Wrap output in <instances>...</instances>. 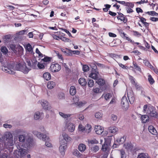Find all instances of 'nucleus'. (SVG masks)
<instances>
[{
    "label": "nucleus",
    "instance_id": "1",
    "mask_svg": "<svg viewBox=\"0 0 158 158\" xmlns=\"http://www.w3.org/2000/svg\"><path fill=\"white\" fill-rule=\"evenodd\" d=\"M23 64L24 63H19L15 65L13 63H7L6 64H4V65L2 66L1 69L5 72L12 74L15 73V70L26 72L25 71H24L22 69V67H24L23 66Z\"/></svg>",
    "mask_w": 158,
    "mask_h": 158
},
{
    "label": "nucleus",
    "instance_id": "2",
    "mask_svg": "<svg viewBox=\"0 0 158 158\" xmlns=\"http://www.w3.org/2000/svg\"><path fill=\"white\" fill-rule=\"evenodd\" d=\"M32 133L35 135H36V137L39 139L42 140L44 141H46L45 143V145L47 147H51L52 146L51 143L48 141L49 138L48 135V133H46V134L41 133L36 131H32Z\"/></svg>",
    "mask_w": 158,
    "mask_h": 158
},
{
    "label": "nucleus",
    "instance_id": "3",
    "mask_svg": "<svg viewBox=\"0 0 158 158\" xmlns=\"http://www.w3.org/2000/svg\"><path fill=\"white\" fill-rule=\"evenodd\" d=\"M4 139H6L4 144L5 148L8 149L10 146L14 145L13 136L10 132H8L6 133L4 136Z\"/></svg>",
    "mask_w": 158,
    "mask_h": 158
},
{
    "label": "nucleus",
    "instance_id": "4",
    "mask_svg": "<svg viewBox=\"0 0 158 158\" xmlns=\"http://www.w3.org/2000/svg\"><path fill=\"white\" fill-rule=\"evenodd\" d=\"M18 138L19 141L21 143L26 142L28 147H30L32 145L33 139L29 136H27L26 134L19 135Z\"/></svg>",
    "mask_w": 158,
    "mask_h": 158
},
{
    "label": "nucleus",
    "instance_id": "5",
    "mask_svg": "<svg viewBox=\"0 0 158 158\" xmlns=\"http://www.w3.org/2000/svg\"><path fill=\"white\" fill-rule=\"evenodd\" d=\"M18 143L17 145L18 149L15 150L14 155L15 157L17 158H21L24 157L27 153V151L26 149H23L20 147Z\"/></svg>",
    "mask_w": 158,
    "mask_h": 158
},
{
    "label": "nucleus",
    "instance_id": "6",
    "mask_svg": "<svg viewBox=\"0 0 158 158\" xmlns=\"http://www.w3.org/2000/svg\"><path fill=\"white\" fill-rule=\"evenodd\" d=\"M147 114L151 117L156 118L158 117V113L157 112L155 108L151 106H148Z\"/></svg>",
    "mask_w": 158,
    "mask_h": 158
},
{
    "label": "nucleus",
    "instance_id": "7",
    "mask_svg": "<svg viewBox=\"0 0 158 158\" xmlns=\"http://www.w3.org/2000/svg\"><path fill=\"white\" fill-rule=\"evenodd\" d=\"M65 128L67 129L69 132H72L74 131L75 126L73 124L69 122L67 119L65 120Z\"/></svg>",
    "mask_w": 158,
    "mask_h": 158
},
{
    "label": "nucleus",
    "instance_id": "8",
    "mask_svg": "<svg viewBox=\"0 0 158 158\" xmlns=\"http://www.w3.org/2000/svg\"><path fill=\"white\" fill-rule=\"evenodd\" d=\"M121 103L123 109L124 110H126L128 109L129 103L126 96H124L121 99Z\"/></svg>",
    "mask_w": 158,
    "mask_h": 158
},
{
    "label": "nucleus",
    "instance_id": "9",
    "mask_svg": "<svg viewBox=\"0 0 158 158\" xmlns=\"http://www.w3.org/2000/svg\"><path fill=\"white\" fill-rule=\"evenodd\" d=\"M60 146L59 147V151L62 155H64L65 154V152L67 148V143L64 142L63 140L60 141Z\"/></svg>",
    "mask_w": 158,
    "mask_h": 158
},
{
    "label": "nucleus",
    "instance_id": "10",
    "mask_svg": "<svg viewBox=\"0 0 158 158\" xmlns=\"http://www.w3.org/2000/svg\"><path fill=\"white\" fill-rule=\"evenodd\" d=\"M61 66L57 63L52 64L50 67V70L52 72H56L61 69Z\"/></svg>",
    "mask_w": 158,
    "mask_h": 158
},
{
    "label": "nucleus",
    "instance_id": "11",
    "mask_svg": "<svg viewBox=\"0 0 158 158\" xmlns=\"http://www.w3.org/2000/svg\"><path fill=\"white\" fill-rule=\"evenodd\" d=\"M43 108L46 110H50L51 108L48 102L46 100H43L40 101Z\"/></svg>",
    "mask_w": 158,
    "mask_h": 158
},
{
    "label": "nucleus",
    "instance_id": "12",
    "mask_svg": "<svg viewBox=\"0 0 158 158\" xmlns=\"http://www.w3.org/2000/svg\"><path fill=\"white\" fill-rule=\"evenodd\" d=\"M126 139V138L125 136H123L120 138H118L116 139V141L114 142V144L113 145V147L115 148H116V146L119 145L124 142Z\"/></svg>",
    "mask_w": 158,
    "mask_h": 158
},
{
    "label": "nucleus",
    "instance_id": "13",
    "mask_svg": "<svg viewBox=\"0 0 158 158\" xmlns=\"http://www.w3.org/2000/svg\"><path fill=\"white\" fill-rule=\"evenodd\" d=\"M127 95L130 103L131 104H133L135 101V98L132 91L130 90L127 91Z\"/></svg>",
    "mask_w": 158,
    "mask_h": 158
},
{
    "label": "nucleus",
    "instance_id": "14",
    "mask_svg": "<svg viewBox=\"0 0 158 158\" xmlns=\"http://www.w3.org/2000/svg\"><path fill=\"white\" fill-rule=\"evenodd\" d=\"M27 65L30 67L31 68L33 69H35L36 67V65L38 62L37 61L35 60H33L31 62L30 60L27 61Z\"/></svg>",
    "mask_w": 158,
    "mask_h": 158
},
{
    "label": "nucleus",
    "instance_id": "15",
    "mask_svg": "<svg viewBox=\"0 0 158 158\" xmlns=\"http://www.w3.org/2000/svg\"><path fill=\"white\" fill-rule=\"evenodd\" d=\"M79 99L78 97L75 96L73 98V102L75 104L80 107L83 105L84 104L81 102H79Z\"/></svg>",
    "mask_w": 158,
    "mask_h": 158
},
{
    "label": "nucleus",
    "instance_id": "16",
    "mask_svg": "<svg viewBox=\"0 0 158 158\" xmlns=\"http://www.w3.org/2000/svg\"><path fill=\"white\" fill-rule=\"evenodd\" d=\"M44 117V114L42 112L37 111L34 114L35 119L37 120L39 119H42Z\"/></svg>",
    "mask_w": 158,
    "mask_h": 158
},
{
    "label": "nucleus",
    "instance_id": "17",
    "mask_svg": "<svg viewBox=\"0 0 158 158\" xmlns=\"http://www.w3.org/2000/svg\"><path fill=\"white\" fill-rule=\"evenodd\" d=\"M98 70L91 71V73L89 75V77L96 80L98 78Z\"/></svg>",
    "mask_w": 158,
    "mask_h": 158
},
{
    "label": "nucleus",
    "instance_id": "18",
    "mask_svg": "<svg viewBox=\"0 0 158 158\" xmlns=\"http://www.w3.org/2000/svg\"><path fill=\"white\" fill-rule=\"evenodd\" d=\"M94 130L97 134L101 135L103 132L104 129L100 126H96L94 127Z\"/></svg>",
    "mask_w": 158,
    "mask_h": 158
},
{
    "label": "nucleus",
    "instance_id": "19",
    "mask_svg": "<svg viewBox=\"0 0 158 158\" xmlns=\"http://www.w3.org/2000/svg\"><path fill=\"white\" fill-rule=\"evenodd\" d=\"M148 129L149 131L152 134L156 135H157V132L153 126L152 125H150L148 127Z\"/></svg>",
    "mask_w": 158,
    "mask_h": 158
},
{
    "label": "nucleus",
    "instance_id": "20",
    "mask_svg": "<svg viewBox=\"0 0 158 158\" xmlns=\"http://www.w3.org/2000/svg\"><path fill=\"white\" fill-rule=\"evenodd\" d=\"M109 132L112 134H116L118 131V129L115 126L110 127L108 129Z\"/></svg>",
    "mask_w": 158,
    "mask_h": 158
},
{
    "label": "nucleus",
    "instance_id": "21",
    "mask_svg": "<svg viewBox=\"0 0 158 158\" xmlns=\"http://www.w3.org/2000/svg\"><path fill=\"white\" fill-rule=\"evenodd\" d=\"M26 51L30 52L31 54H34V52L33 51V48L30 44H28L26 45Z\"/></svg>",
    "mask_w": 158,
    "mask_h": 158
},
{
    "label": "nucleus",
    "instance_id": "22",
    "mask_svg": "<svg viewBox=\"0 0 158 158\" xmlns=\"http://www.w3.org/2000/svg\"><path fill=\"white\" fill-rule=\"evenodd\" d=\"M112 93H106L103 94L102 97H103L107 101L112 97Z\"/></svg>",
    "mask_w": 158,
    "mask_h": 158
},
{
    "label": "nucleus",
    "instance_id": "23",
    "mask_svg": "<svg viewBox=\"0 0 158 158\" xmlns=\"http://www.w3.org/2000/svg\"><path fill=\"white\" fill-rule=\"evenodd\" d=\"M96 82L99 85L102 86L105 83V81L104 79L102 78H98L96 80Z\"/></svg>",
    "mask_w": 158,
    "mask_h": 158
},
{
    "label": "nucleus",
    "instance_id": "24",
    "mask_svg": "<svg viewBox=\"0 0 158 158\" xmlns=\"http://www.w3.org/2000/svg\"><path fill=\"white\" fill-rule=\"evenodd\" d=\"M76 89L74 86H72L69 89V93L72 96L75 95L76 93Z\"/></svg>",
    "mask_w": 158,
    "mask_h": 158
},
{
    "label": "nucleus",
    "instance_id": "25",
    "mask_svg": "<svg viewBox=\"0 0 158 158\" xmlns=\"http://www.w3.org/2000/svg\"><path fill=\"white\" fill-rule=\"evenodd\" d=\"M124 147L128 151H131L132 149L133 146L131 143H125L124 145Z\"/></svg>",
    "mask_w": 158,
    "mask_h": 158
},
{
    "label": "nucleus",
    "instance_id": "26",
    "mask_svg": "<svg viewBox=\"0 0 158 158\" xmlns=\"http://www.w3.org/2000/svg\"><path fill=\"white\" fill-rule=\"evenodd\" d=\"M141 119L142 122L143 123H146L148 121L149 119V116L146 115H141Z\"/></svg>",
    "mask_w": 158,
    "mask_h": 158
},
{
    "label": "nucleus",
    "instance_id": "27",
    "mask_svg": "<svg viewBox=\"0 0 158 158\" xmlns=\"http://www.w3.org/2000/svg\"><path fill=\"white\" fill-rule=\"evenodd\" d=\"M149 156L148 153H139L137 158H148Z\"/></svg>",
    "mask_w": 158,
    "mask_h": 158
},
{
    "label": "nucleus",
    "instance_id": "28",
    "mask_svg": "<svg viewBox=\"0 0 158 158\" xmlns=\"http://www.w3.org/2000/svg\"><path fill=\"white\" fill-rule=\"evenodd\" d=\"M86 149V147L85 144L83 143L80 144L78 147V149L81 152H84Z\"/></svg>",
    "mask_w": 158,
    "mask_h": 158
},
{
    "label": "nucleus",
    "instance_id": "29",
    "mask_svg": "<svg viewBox=\"0 0 158 158\" xmlns=\"http://www.w3.org/2000/svg\"><path fill=\"white\" fill-rule=\"evenodd\" d=\"M55 83L52 81H49L48 83L47 87L49 89H52L55 86Z\"/></svg>",
    "mask_w": 158,
    "mask_h": 158
},
{
    "label": "nucleus",
    "instance_id": "30",
    "mask_svg": "<svg viewBox=\"0 0 158 158\" xmlns=\"http://www.w3.org/2000/svg\"><path fill=\"white\" fill-rule=\"evenodd\" d=\"M44 78L47 81H48L51 79V76L49 73L46 72L44 73L43 75Z\"/></svg>",
    "mask_w": 158,
    "mask_h": 158
},
{
    "label": "nucleus",
    "instance_id": "31",
    "mask_svg": "<svg viewBox=\"0 0 158 158\" xmlns=\"http://www.w3.org/2000/svg\"><path fill=\"white\" fill-rule=\"evenodd\" d=\"M110 146V144L104 143V144L102 145V149L103 151L105 152L109 149Z\"/></svg>",
    "mask_w": 158,
    "mask_h": 158
},
{
    "label": "nucleus",
    "instance_id": "32",
    "mask_svg": "<svg viewBox=\"0 0 158 158\" xmlns=\"http://www.w3.org/2000/svg\"><path fill=\"white\" fill-rule=\"evenodd\" d=\"M3 39L5 43H8L10 41L11 37L10 35H8L4 36Z\"/></svg>",
    "mask_w": 158,
    "mask_h": 158
},
{
    "label": "nucleus",
    "instance_id": "33",
    "mask_svg": "<svg viewBox=\"0 0 158 158\" xmlns=\"http://www.w3.org/2000/svg\"><path fill=\"white\" fill-rule=\"evenodd\" d=\"M79 83L82 86H85L86 85L87 82L85 79L84 78H80L78 80Z\"/></svg>",
    "mask_w": 158,
    "mask_h": 158
},
{
    "label": "nucleus",
    "instance_id": "34",
    "mask_svg": "<svg viewBox=\"0 0 158 158\" xmlns=\"http://www.w3.org/2000/svg\"><path fill=\"white\" fill-rule=\"evenodd\" d=\"M113 135L108 136L104 138L105 143H107L110 144L111 141L112 139V137Z\"/></svg>",
    "mask_w": 158,
    "mask_h": 158
},
{
    "label": "nucleus",
    "instance_id": "35",
    "mask_svg": "<svg viewBox=\"0 0 158 158\" xmlns=\"http://www.w3.org/2000/svg\"><path fill=\"white\" fill-rule=\"evenodd\" d=\"M62 135L64 139L67 142H69L71 140V138L67 134L63 133Z\"/></svg>",
    "mask_w": 158,
    "mask_h": 158
},
{
    "label": "nucleus",
    "instance_id": "36",
    "mask_svg": "<svg viewBox=\"0 0 158 158\" xmlns=\"http://www.w3.org/2000/svg\"><path fill=\"white\" fill-rule=\"evenodd\" d=\"M92 129V127L89 124H87V125H86L85 127V132L88 133H89Z\"/></svg>",
    "mask_w": 158,
    "mask_h": 158
},
{
    "label": "nucleus",
    "instance_id": "37",
    "mask_svg": "<svg viewBox=\"0 0 158 158\" xmlns=\"http://www.w3.org/2000/svg\"><path fill=\"white\" fill-rule=\"evenodd\" d=\"M117 19L118 20L123 21V23H126L127 20V18L124 16H118L117 17Z\"/></svg>",
    "mask_w": 158,
    "mask_h": 158
},
{
    "label": "nucleus",
    "instance_id": "38",
    "mask_svg": "<svg viewBox=\"0 0 158 158\" xmlns=\"http://www.w3.org/2000/svg\"><path fill=\"white\" fill-rule=\"evenodd\" d=\"M59 114L61 116L64 118H67L71 115V114H65L62 112H59Z\"/></svg>",
    "mask_w": 158,
    "mask_h": 158
},
{
    "label": "nucleus",
    "instance_id": "39",
    "mask_svg": "<svg viewBox=\"0 0 158 158\" xmlns=\"http://www.w3.org/2000/svg\"><path fill=\"white\" fill-rule=\"evenodd\" d=\"M145 65L151 69L153 68V66L147 60H144L143 62Z\"/></svg>",
    "mask_w": 158,
    "mask_h": 158
},
{
    "label": "nucleus",
    "instance_id": "40",
    "mask_svg": "<svg viewBox=\"0 0 158 158\" xmlns=\"http://www.w3.org/2000/svg\"><path fill=\"white\" fill-rule=\"evenodd\" d=\"M99 149V147L97 145H94L91 148V150L93 152H97Z\"/></svg>",
    "mask_w": 158,
    "mask_h": 158
},
{
    "label": "nucleus",
    "instance_id": "41",
    "mask_svg": "<svg viewBox=\"0 0 158 158\" xmlns=\"http://www.w3.org/2000/svg\"><path fill=\"white\" fill-rule=\"evenodd\" d=\"M23 66H24V67H22V69L24 71H26V72H25L23 71H21V72H23V73H24L25 74L27 73L30 69H29L27 67L25 64H23Z\"/></svg>",
    "mask_w": 158,
    "mask_h": 158
},
{
    "label": "nucleus",
    "instance_id": "42",
    "mask_svg": "<svg viewBox=\"0 0 158 158\" xmlns=\"http://www.w3.org/2000/svg\"><path fill=\"white\" fill-rule=\"evenodd\" d=\"M125 6L129 8H133L134 6V2H126Z\"/></svg>",
    "mask_w": 158,
    "mask_h": 158
},
{
    "label": "nucleus",
    "instance_id": "43",
    "mask_svg": "<svg viewBox=\"0 0 158 158\" xmlns=\"http://www.w3.org/2000/svg\"><path fill=\"white\" fill-rule=\"evenodd\" d=\"M146 14L152 16H158V13H156L155 11H150L146 12Z\"/></svg>",
    "mask_w": 158,
    "mask_h": 158
},
{
    "label": "nucleus",
    "instance_id": "44",
    "mask_svg": "<svg viewBox=\"0 0 158 158\" xmlns=\"http://www.w3.org/2000/svg\"><path fill=\"white\" fill-rule=\"evenodd\" d=\"M73 155L77 156V157H80L81 156V154L77 149L74 150L73 152Z\"/></svg>",
    "mask_w": 158,
    "mask_h": 158
},
{
    "label": "nucleus",
    "instance_id": "45",
    "mask_svg": "<svg viewBox=\"0 0 158 158\" xmlns=\"http://www.w3.org/2000/svg\"><path fill=\"white\" fill-rule=\"evenodd\" d=\"M1 50L2 52L5 54H7L8 52L7 49L5 46H2L1 48Z\"/></svg>",
    "mask_w": 158,
    "mask_h": 158
},
{
    "label": "nucleus",
    "instance_id": "46",
    "mask_svg": "<svg viewBox=\"0 0 158 158\" xmlns=\"http://www.w3.org/2000/svg\"><path fill=\"white\" fill-rule=\"evenodd\" d=\"M28 32V31L27 30H24L19 31V32L17 33L16 34L17 35H23L24 34H27V33Z\"/></svg>",
    "mask_w": 158,
    "mask_h": 158
},
{
    "label": "nucleus",
    "instance_id": "47",
    "mask_svg": "<svg viewBox=\"0 0 158 158\" xmlns=\"http://www.w3.org/2000/svg\"><path fill=\"white\" fill-rule=\"evenodd\" d=\"M88 85L89 87H93L94 85V81L91 79H89L88 80Z\"/></svg>",
    "mask_w": 158,
    "mask_h": 158
},
{
    "label": "nucleus",
    "instance_id": "48",
    "mask_svg": "<svg viewBox=\"0 0 158 158\" xmlns=\"http://www.w3.org/2000/svg\"><path fill=\"white\" fill-rule=\"evenodd\" d=\"M44 58L42 59V61L45 62H48L50 61L51 57L46 56L44 55Z\"/></svg>",
    "mask_w": 158,
    "mask_h": 158
},
{
    "label": "nucleus",
    "instance_id": "49",
    "mask_svg": "<svg viewBox=\"0 0 158 158\" xmlns=\"http://www.w3.org/2000/svg\"><path fill=\"white\" fill-rule=\"evenodd\" d=\"M102 115H103L102 113L101 112H97L95 114V117L96 118H101L102 117Z\"/></svg>",
    "mask_w": 158,
    "mask_h": 158
},
{
    "label": "nucleus",
    "instance_id": "50",
    "mask_svg": "<svg viewBox=\"0 0 158 158\" xmlns=\"http://www.w3.org/2000/svg\"><path fill=\"white\" fill-rule=\"evenodd\" d=\"M148 81L151 84H153L154 82V81L153 78L151 75H148Z\"/></svg>",
    "mask_w": 158,
    "mask_h": 158
},
{
    "label": "nucleus",
    "instance_id": "51",
    "mask_svg": "<svg viewBox=\"0 0 158 158\" xmlns=\"http://www.w3.org/2000/svg\"><path fill=\"white\" fill-rule=\"evenodd\" d=\"M88 143L91 144H96L98 143V141L95 139H93L88 140Z\"/></svg>",
    "mask_w": 158,
    "mask_h": 158
},
{
    "label": "nucleus",
    "instance_id": "52",
    "mask_svg": "<svg viewBox=\"0 0 158 158\" xmlns=\"http://www.w3.org/2000/svg\"><path fill=\"white\" fill-rule=\"evenodd\" d=\"M61 40L65 42H70L71 41L69 39L63 36L61 37Z\"/></svg>",
    "mask_w": 158,
    "mask_h": 158
},
{
    "label": "nucleus",
    "instance_id": "53",
    "mask_svg": "<svg viewBox=\"0 0 158 158\" xmlns=\"http://www.w3.org/2000/svg\"><path fill=\"white\" fill-rule=\"evenodd\" d=\"M104 6L105 7V8H103V10L105 12L107 11L108 9L110 8L111 7V6L109 4H105Z\"/></svg>",
    "mask_w": 158,
    "mask_h": 158
},
{
    "label": "nucleus",
    "instance_id": "54",
    "mask_svg": "<svg viewBox=\"0 0 158 158\" xmlns=\"http://www.w3.org/2000/svg\"><path fill=\"white\" fill-rule=\"evenodd\" d=\"M134 67L135 69L141 72V69L139 66L138 64L136 63L133 64Z\"/></svg>",
    "mask_w": 158,
    "mask_h": 158
},
{
    "label": "nucleus",
    "instance_id": "55",
    "mask_svg": "<svg viewBox=\"0 0 158 158\" xmlns=\"http://www.w3.org/2000/svg\"><path fill=\"white\" fill-rule=\"evenodd\" d=\"M90 66L92 68V70L91 71L93 70H98L97 65L94 64H92L90 65Z\"/></svg>",
    "mask_w": 158,
    "mask_h": 158
},
{
    "label": "nucleus",
    "instance_id": "56",
    "mask_svg": "<svg viewBox=\"0 0 158 158\" xmlns=\"http://www.w3.org/2000/svg\"><path fill=\"white\" fill-rule=\"evenodd\" d=\"M82 69L83 71L84 72H85L89 70V67L88 65H85L83 66Z\"/></svg>",
    "mask_w": 158,
    "mask_h": 158
},
{
    "label": "nucleus",
    "instance_id": "57",
    "mask_svg": "<svg viewBox=\"0 0 158 158\" xmlns=\"http://www.w3.org/2000/svg\"><path fill=\"white\" fill-rule=\"evenodd\" d=\"M121 158H125V153L124 150H122L120 151Z\"/></svg>",
    "mask_w": 158,
    "mask_h": 158
},
{
    "label": "nucleus",
    "instance_id": "58",
    "mask_svg": "<svg viewBox=\"0 0 158 158\" xmlns=\"http://www.w3.org/2000/svg\"><path fill=\"white\" fill-rule=\"evenodd\" d=\"M35 52L36 53L38 54L39 56L41 57H42L43 56V54L40 52L38 48H36Z\"/></svg>",
    "mask_w": 158,
    "mask_h": 158
},
{
    "label": "nucleus",
    "instance_id": "59",
    "mask_svg": "<svg viewBox=\"0 0 158 158\" xmlns=\"http://www.w3.org/2000/svg\"><path fill=\"white\" fill-rule=\"evenodd\" d=\"M111 119L113 121H116L117 119V116L116 115L114 114H112L111 115Z\"/></svg>",
    "mask_w": 158,
    "mask_h": 158
},
{
    "label": "nucleus",
    "instance_id": "60",
    "mask_svg": "<svg viewBox=\"0 0 158 158\" xmlns=\"http://www.w3.org/2000/svg\"><path fill=\"white\" fill-rule=\"evenodd\" d=\"M61 37L62 36H57L55 35H53V38L57 40H61Z\"/></svg>",
    "mask_w": 158,
    "mask_h": 158
},
{
    "label": "nucleus",
    "instance_id": "61",
    "mask_svg": "<svg viewBox=\"0 0 158 158\" xmlns=\"http://www.w3.org/2000/svg\"><path fill=\"white\" fill-rule=\"evenodd\" d=\"M132 8L126 7V9L127 13H130L133 12V10L132 9Z\"/></svg>",
    "mask_w": 158,
    "mask_h": 158
},
{
    "label": "nucleus",
    "instance_id": "62",
    "mask_svg": "<svg viewBox=\"0 0 158 158\" xmlns=\"http://www.w3.org/2000/svg\"><path fill=\"white\" fill-rule=\"evenodd\" d=\"M72 52L71 50H68L66 52V55L68 56H72Z\"/></svg>",
    "mask_w": 158,
    "mask_h": 158
},
{
    "label": "nucleus",
    "instance_id": "63",
    "mask_svg": "<svg viewBox=\"0 0 158 158\" xmlns=\"http://www.w3.org/2000/svg\"><path fill=\"white\" fill-rule=\"evenodd\" d=\"M130 79L131 80V83L133 85H134L135 84H136V82H135V78L133 77H130Z\"/></svg>",
    "mask_w": 158,
    "mask_h": 158
},
{
    "label": "nucleus",
    "instance_id": "64",
    "mask_svg": "<svg viewBox=\"0 0 158 158\" xmlns=\"http://www.w3.org/2000/svg\"><path fill=\"white\" fill-rule=\"evenodd\" d=\"M108 155L107 154L105 153L103 154H102L98 158H107Z\"/></svg>",
    "mask_w": 158,
    "mask_h": 158
}]
</instances>
